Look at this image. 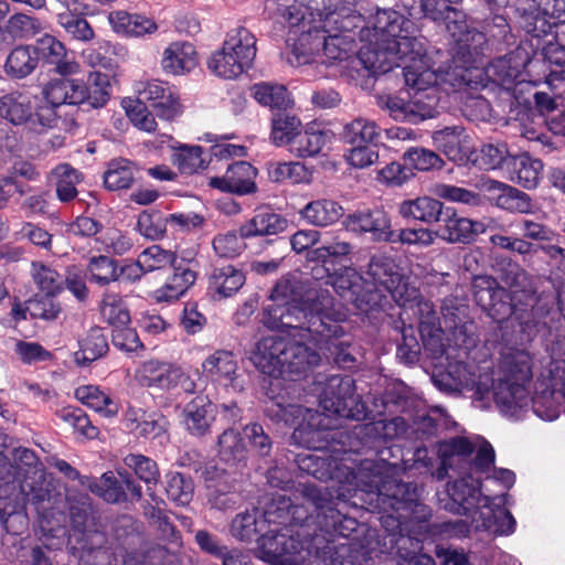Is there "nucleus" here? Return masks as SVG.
<instances>
[{"label": "nucleus", "mask_w": 565, "mask_h": 565, "mask_svg": "<svg viewBox=\"0 0 565 565\" xmlns=\"http://www.w3.org/2000/svg\"><path fill=\"white\" fill-rule=\"evenodd\" d=\"M300 494L303 500L300 513L307 515L300 524L313 519L329 536L324 546H317L324 565H374V557L383 553L379 548L377 533L340 512V494L334 498L328 489L316 484H302Z\"/></svg>", "instance_id": "f257e3e1"}, {"label": "nucleus", "mask_w": 565, "mask_h": 565, "mask_svg": "<svg viewBox=\"0 0 565 565\" xmlns=\"http://www.w3.org/2000/svg\"><path fill=\"white\" fill-rule=\"evenodd\" d=\"M354 390V381L350 376L331 375L319 397L322 412L295 404H277L269 412L278 420L295 426L291 435L295 444L322 451L328 447L329 431L334 427L333 416L356 420L364 418L365 407Z\"/></svg>", "instance_id": "f03ea898"}, {"label": "nucleus", "mask_w": 565, "mask_h": 565, "mask_svg": "<svg viewBox=\"0 0 565 565\" xmlns=\"http://www.w3.org/2000/svg\"><path fill=\"white\" fill-rule=\"evenodd\" d=\"M359 57L365 68L374 74H384L395 66H403L406 86L417 89L430 85H449L457 89L469 86L472 81L469 66L460 65L458 57L454 58L452 67H436L431 56L426 53L423 41L416 36L376 41L374 49H361Z\"/></svg>", "instance_id": "7ed1b4c3"}, {"label": "nucleus", "mask_w": 565, "mask_h": 565, "mask_svg": "<svg viewBox=\"0 0 565 565\" xmlns=\"http://www.w3.org/2000/svg\"><path fill=\"white\" fill-rule=\"evenodd\" d=\"M273 305L264 309V324L269 329L295 331L292 335L324 334L339 337L348 312L328 290H321L311 301L299 299L296 282L289 278L277 281L270 294Z\"/></svg>", "instance_id": "20e7f679"}, {"label": "nucleus", "mask_w": 565, "mask_h": 565, "mask_svg": "<svg viewBox=\"0 0 565 565\" xmlns=\"http://www.w3.org/2000/svg\"><path fill=\"white\" fill-rule=\"evenodd\" d=\"M324 19L322 30L301 31L295 39L291 50L288 53L287 61L292 66H301L312 62H320L326 65H333L345 61L353 51L352 39L343 34L351 28L349 7H338V4H324ZM290 34H298L292 30ZM294 38L289 35L288 42Z\"/></svg>", "instance_id": "39448f33"}, {"label": "nucleus", "mask_w": 565, "mask_h": 565, "mask_svg": "<svg viewBox=\"0 0 565 565\" xmlns=\"http://www.w3.org/2000/svg\"><path fill=\"white\" fill-rule=\"evenodd\" d=\"M367 275L379 291L386 290L393 300L402 307L401 318L414 316L424 337L428 324L436 320L433 303L425 300L418 289L411 286L401 274L399 267L390 258H373Z\"/></svg>", "instance_id": "423d86ee"}, {"label": "nucleus", "mask_w": 565, "mask_h": 565, "mask_svg": "<svg viewBox=\"0 0 565 565\" xmlns=\"http://www.w3.org/2000/svg\"><path fill=\"white\" fill-rule=\"evenodd\" d=\"M422 339L424 347L429 349L435 358L445 355L448 360L446 370L433 376L434 384L440 391H473L478 399H484L490 394L492 376L487 372L481 373L475 363L465 362L462 359L450 361V352L441 343V328H436L435 321L427 326Z\"/></svg>", "instance_id": "0eeeda50"}, {"label": "nucleus", "mask_w": 565, "mask_h": 565, "mask_svg": "<svg viewBox=\"0 0 565 565\" xmlns=\"http://www.w3.org/2000/svg\"><path fill=\"white\" fill-rule=\"evenodd\" d=\"M396 469V463H388L382 457L381 462L365 461L356 479L365 492L376 494V502L383 510L413 512L419 505L418 489L393 478Z\"/></svg>", "instance_id": "6e6552de"}, {"label": "nucleus", "mask_w": 565, "mask_h": 565, "mask_svg": "<svg viewBox=\"0 0 565 565\" xmlns=\"http://www.w3.org/2000/svg\"><path fill=\"white\" fill-rule=\"evenodd\" d=\"M532 377V359L529 352L516 350L507 354L502 363V374L490 388L500 411L514 414L530 402L527 384Z\"/></svg>", "instance_id": "1a4fd4ad"}, {"label": "nucleus", "mask_w": 565, "mask_h": 565, "mask_svg": "<svg viewBox=\"0 0 565 565\" xmlns=\"http://www.w3.org/2000/svg\"><path fill=\"white\" fill-rule=\"evenodd\" d=\"M256 52L255 35L242 26L233 29L209 57L207 68L220 78L236 79L253 66Z\"/></svg>", "instance_id": "9d476101"}, {"label": "nucleus", "mask_w": 565, "mask_h": 565, "mask_svg": "<svg viewBox=\"0 0 565 565\" xmlns=\"http://www.w3.org/2000/svg\"><path fill=\"white\" fill-rule=\"evenodd\" d=\"M298 504H292L289 498L279 495L274 499L266 511L257 508L237 513L230 525L231 535L242 542H250L258 534L267 531L269 523H285L289 519L295 523H301L307 515L300 513Z\"/></svg>", "instance_id": "9b49d317"}, {"label": "nucleus", "mask_w": 565, "mask_h": 565, "mask_svg": "<svg viewBox=\"0 0 565 565\" xmlns=\"http://www.w3.org/2000/svg\"><path fill=\"white\" fill-rule=\"evenodd\" d=\"M0 117L39 135L54 127L52 110L41 108L40 98L26 92H11L1 96Z\"/></svg>", "instance_id": "f8f14e48"}, {"label": "nucleus", "mask_w": 565, "mask_h": 565, "mask_svg": "<svg viewBox=\"0 0 565 565\" xmlns=\"http://www.w3.org/2000/svg\"><path fill=\"white\" fill-rule=\"evenodd\" d=\"M455 1L433 0L436 8V17L430 18L433 20L445 19L447 31L458 45L456 57L460 60V65H468L471 72L475 63L473 57L479 54L486 38L483 33L469 29L465 14L449 6V3Z\"/></svg>", "instance_id": "ddd939ff"}, {"label": "nucleus", "mask_w": 565, "mask_h": 565, "mask_svg": "<svg viewBox=\"0 0 565 565\" xmlns=\"http://www.w3.org/2000/svg\"><path fill=\"white\" fill-rule=\"evenodd\" d=\"M412 93L408 102L398 96L385 95L379 97V106L388 111L390 116L399 121L413 124L433 118L436 115L438 94L436 85L427 88L408 87Z\"/></svg>", "instance_id": "4468645a"}, {"label": "nucleus", "mask_w": 565, "mask_h": 565, "mask_svg": "<svg viewBox=\"0 0 565 565\" xmlns=\"http://www.w3.org/2000/svg\"><path fill=\"white\" fill-rule=\"evenodd\" d=\"M257 556L270 565H306L311 551L299 536L270 530L258 540Z\"/></svg>", "instance_id": "2eb2a0df"}, {"label": "nucleus", "mask_w": 565, "mask_h": 565, "mask_svg": "<svg viewBox=\"0 0 565 565\" xmlns=\"http://www.w3.org/2000/svg\"><path fill=\"white\" fill-rule=\"evenodd\" d=\"M13 461L18 470L20 491L26 502L39 509L50 500L51 492L45 483V473L35 452L29 448H14Z\"/></svg>", "instance_id": "dca6fc26"}, {"label": "nucleus", "mask_w": 565, "mask_h": 565, "mask_svg": "<svg viewBox=\"0 0 565 565\" xmlns=\"http://www.w3.org/2000/svg\"><path fill=\"white\" fill-rule=\"evenodd\" d=\"M137 382L147 388L171 391L181 386L186 393H193L195 384L178 365L159 361H145L135 373Z\"/></svg>", "instance_id": "f3484780"}, {"label": "nucleus", "mask_w": 565, "mask_h": 565, "mask_svg": "<svg viewBox=\"0 0 565 565\" xmlns=\"http://www.w3.org/2000/svg\"><path fill=\"white\" fill-rule=\"evenodd\" d=\"M473 298L478 306L497 321L513 312L509 292L490 276H476L472 280Z\"/></svg>", "instance_id": "a211bd4d"}, {"label": "nucleus", "mask_w": 565, "mask_h": 565, "mask_svg": "<svg viewBox=\"0 0 565 565\" xmlns=\"http://www.w3.org/2000/svg\"><path fill=\"white\" fill-rule=\"evenodd\" d=\"M436 235L449 243H470L475 236L483 234L488 226L484 222L461 216L452 207H444L438 220Z\"/></svg>", "instance_id": "6ab92c4d"}, {"label": "nucleus", "mask_w": 565, "mask_h": 565, "mask_svg": "<svg viewBox=\"0 0 565 565\" xmlns=\"http://www.w3.org/2000/svg\"><path fill=\"white\" fill-rule=\"evenodd\" d=\"M469 515L476 530L492 535H509L515 529L513 515L500 503L494 504L490 497L481 499V503Z\"/></svg>", "instance_id": "aec40b11"}, {"label": "nucleus", "mask_w": 565, "mask_h": 565, "mask_svg": "<svg viewBox=\"0 0 565 565\" xmlns=\"http://www.w3.org/2000/svg\"><path fill=\"white\" fill-rule=\"evenodd\" d=\"M136 92L137 100L152 107L162 118L171 119L180 113L178 97L166 82L159 79L139 82Z\"/></svg>", "instance_id": "412c9836"}, {"label": "nucleus", "mask_w": 565, "mask_h": 565, "mask_svg": "<svg viewBox=\"0 0 565 565\" xmlns=\"http://www.w3.org/2000/svg\"><path fill=\"white\" fill-rule=\"evenodd\" d=\"M289 341V339L280 335L262 338L256 344L252 356L255 366L270 376L284 375V364L287 361L286 354Z\"/></svg>", "instance_id": "4be33fe9"}, {"label": "nucleus", "mask_w": 565, "mask_h": 565, "mask_svg": "<svg viewBox=\"0 0 565 565\" xmlns=\"http://www.w3.org/2000/svg\"><path fill=\"white\" fill-rule=\"evenodd\" d=\"M119 476L120 478H116L111 472H106L98 479L86 478V481L82 480V484H86L93 493L108 503L126 501L128 492L140 499L141 488L127 475Z\"/></svg>", "instance_id": "5701e85b"}, {"label": "nucleus", "mask_w": 565, "mask_h": 565, "mask_svg": "<svg viewBox=\"0 0 565 565\" xmlns=\"http://www.w3.org/2000/svg\"><path fill=\"white\" fill-rule=\"evenodd\" d=\"M458 479L448 484L447 492L451 500L449 510L457 514L469 515L480 503L482 495L480 480L469 473H461Z\"/></svg>", "instance_id": "b1692460"}, {"label": "nucleus", "mask_w": 565, "mask_h": 565, "mask_svg": "<svg viewBox=\"0 0 565 565\" xmlns=\"http://www.w3.org/2000/svg\"><path fill=\"white\" fill-rule=\"evenodd\" d=\"M32 277L34 282L47 297L58 292L64 282L63 277L56 270L41 263L32 264ZM39 306L40 302L35 305V311L32 315L46 320L55 319L60 312L58 306H56L51 298H46L42 301L41 308H39Z\"/></svg>", "instance_id": "393cba45"}, {"label": "nucleus", "mask_w": 565, "mask_h": 565, "mask_svg": "<svg viewBox=\"0 0 565 565\" xmlns=\"http://www.w3.org/2000/svg\"><path fill=\"white\" fill-rule=\"evenodd\" d=\"M349 231L371 233L376 241L396 242L391 231V221L383 210L363 211L350 214L344 221Z\"/></svg>", "instance_id": "a878e982"}, {"label": "nucleus", "mask_w": 565, "mask_h": 565, "mask_svg": "<svg viewBox=\"0 0 565 565\" xmlns=\"http://www.w3.org/2000/svg\"><path fill=\"white\" fill-rule=\"evenodd\" d=\"M82 97L77 89V79L53 78L41 87V108H50L54 115V126L58 116L56 108L63 105H78Z\"/></svg>", "instance_id": "bb28decb"}, {"label": "nucleus", "mask_w": 565, "mask_h": 565, "mask_svg": "<svg viewBox=\"0 0 565 565\" xmlns=\"http://www.w3.org/2000/svg\"><path fill=\"white\" fill-rule=\"evenodd\" d=\"M475 451V445L466 437H455L445 443L440 448V467L436 469L433 476L437 480H443L448 476V471H457L458 475L465 473L462 462Z\"/></svg>", "instance_id": "cd10ccee"}, {"label": "nucleus", "mask_w": 565, "mask_h": 565, "mask_svg": "<svg viewBox=\"0 0 565 565\" xmlns=\"http://www.w3.org/2000/svg\"><path fill=\"white\" fill-rule=\"evenodd\" d=\"M294 340L289 341L287 350V361L284 364V375L300 376L319 363V354L310 349L303 341H313L312 339H302L300 335H292L295 331L285 330ZM295 380L294 377H291Z\"/></svg>", "instance_id": "c85d7f7f"}, {"label": "nucleus", "mask_w": 565, "mask_h": 565, "mask_svg": "<svg viewBox=\"0 0 565 565\" xmlns=\"http://www.w3.org/2000/svg\"><path fill=\"white\" fill-rule=\"evenodd\" d=\"M198 65L195 47L185 41L170 43L162 52L161 67L164 73L180 76L190 73Z\"/></svg>", "instance_id": "c756f323"}, {"label": "nucleus", "mask_w": 565, "mask_h": 565, "mask_svg": "<svg viewBox=\"0 0 565 565\" xmlns=\"http://www.w3.org/2000/svg\"><path fill=\"white\" fill-rule=\"evenodd\" d=\"M413 26L411 20L392 9L377 10L373 18L374 35L376 41L381 42L413 36L411 31Z\"/></svg>", "instance_id": "7c9ffc66"}, {"label": "nucleus", "mask_w": 565, "mask_h": 565, "mask_svg": "<svg viewBox=\"0 0 565 565\" xmlns=\"http://www.w3.org/2000/svg\"><path fill=\"white\" fill-rule=\"evenodd\" d=\"M214 418V405L205 395L195 396L183 408V424L186 430L194 436L205 435Z\"/></svg>", "instance_id": "2f4dec72"}, {"label": "nucleus", "mask_w": 565, "mask_h": 565, "mask_svg": "<svg viewBox=\"0 0 565 565\" xmlns=\"http://www.w3.org/2000/svg\"><path fill=\"white\" fill-rule=\"evenodd\" d=\"M198 273L192 267L173 266V274L157 288L152 298L156 302H173L180 299L195 282Z\"/></svg>", "instance_id": "473e14b6"}, {"label": "nucleus", "mask_w": 565, "mask_h": 565, "mask_svg": "<svg viewBox=\"0 0 565 565\" xmlns=\"http://www.w3.org/2000/svg\"><path fill=\"white\" fill-rule=\"evenodd\" d=\"M108 21L114 32L128 38H142L158 30V24L152 19L124 10L110 12Z\"/></svg>", "instance_id": "72a5a7b5"}, {"label": "nucleus", "mask_w": 565, "mask_h": 565, "mask_svg": "<svg viewBox=\"0 0 565 565\" xmlns=\"http://www.w3.org/2000/svg\"><path fill=\"white\" fill-rule=\"evenodd\" d=\"M480 192H482L489 201H494L495 204L502 209L526 212L530 207L529 198L525 193L494 179L484 181L480 186Z\"/></svg>", "instance_id": "f704fd0d"}, {"label": "nucleus", "mask_w": 565, "mask_h": 565, "mask_svg": "<svg viewBox=\"0 0 565 565\" xmlns=\"http://www.w3.org/2000/svg\"><path fill=\"white\" fill-rule=\"evenodd\" d=\"M321 4L324 6V0ZM266 9L282 17L291 28L305 24L306 15L312 14L311 10H321L319 0H266Z\"/></svg>", "instance_id": "c9c22d12"}, {"label": "nucleus", "mask_w": 565, "mask_h": 565, "mask_svg": "<svg viewBox=\"0 0 565 565\" xmlns=\"http://www.w3.org/2000/svg\"><path fill=\"white\" fill-rule=\"evenodd\" d=\"M77 89L82 95L78 105L87 104L93 108H102L110 98V77L99 71H93L88 74L86 83L77 79Z\"/></svg>", "instance_id": "e433bc0d"}, {"label": "nucleus", "mask_w": 565, "mask_h": 565, "mask_svg": "<svg viewBox=\"0 0 565 565\" xmlns=\"http://www.w3.org/2000/svg\"><path fill=\"white\" fill-rule=\"evenodd\" d=\"M172 149L171 161L182 174L202 173L210 163V158L201 146L178 143Z\"/></svg>", "instance_id": "4c0bfd02"}, {"label": "nucleus", "mask_w": 565, "mask_h": 565, "mask_svg": "<svg viewBox=\"0 0 565 565\" xmlns=\"http://www.w3.org/2000/svg\"><path fill=\"white\" fill-rule=\"evenodd\" d=\"M302 339H312L321 349L323 345L330 352L333 360L342 367H350L355 361V348L350 338L345 337L344 329L339 337H328L324 334L300 333Z\"/></svg>", "instance_id": "58836bf2"}, {"label": "nucleus", "mask_w": 565, "mask_h": 565, "mask_svg": "<svg viewBox=\"0 0 565 565\" xmlns=\"http://www.w3.org/2000/svg\"><path fill=\"white\" fill-rule=\"evenodd\" d=\"M203 372L213 381L224 385L233 384L237 372V360L233 352L217 350L202 363Z\"/></svg>", "instance_id": "ea45409f"}, {"label": "nucleus", "mask_w": 565, "mask_h": 565, "mask_svg": "<svg viewBox=\"0 0 565 565\" xmlns=\"http://www.w3.org/2000/svg\"><path fill=\"white\" fill-rule=\"evenodd\" d=\"M39 64L38 51L33 45H18L7 56L4 72L17 79L31 75Z\"/></svg>", "instance_id": "a19ab883"}, {"label": "nucleus", "mask_w": 565, "mask_h": 565, "mask_svg": "<svg viewBox=\"0 0 565 565\" xmlns=\"http://www.w3.org/2000/svg\"><path fill=\"white\" fill-rule=\"evenodd\" d=\"M79 350L74 353L76 364L86 366L108 352L107 335L98 327L89 329L78 341Z\"/></svg>", "instance_id": "79ce46f5"}, {"label": "nucleus", "mask_w": 565, "mask_h": 565, "mask_svg": "<svg viewBox=\"0 0 565 565\" xmlns=\"http://www.w3.org/2000/svg\"><path fill=\"white\" fill-rule=\"evenodd\" d=\"M444 210L441 202L430 196H419L414 200L403 201L399 205V214L405 218H413L423 223H437Z\"/></svg>", "instance_id": "37998d69"}, {"label": "nucleus", "mask_w": 565, "mask_h": 565, "mask_svg": "<svg viewBox=\"0 0 565 565\" xmlns=\"http://www.w3.org/2000/svg\"><path fill=\"white\" fill-rule=\"evenodd\" d=\"M287 224V220L281 217L279 214L269 211H262L243 224L239 228V233L244 238L276 235L284 232Z\"/></svg>", "instance_id": "c03bdc74"}, {"label": "nucleus", "mask_w": 565, "mask_h": 565, "mask_svg": "<svg viewBox=\"0 0 565 565\" xmlns=\"http://www.w3.org/2000/svg\"><path fill=\"white\" fill-rule=\"evenodd\" d=\"M75 397L87 407L99 413L106 418L115 417L118 414V404L98 386L83 385L76 388Z\"/></svg>", "instance_id": "a18cd8bd"}, {"label": "nucleus", "mask_w": 565, "mask_h": 565, "mask_svg": "<svg viewBox=\"0 0 565 565\" xmlns=\"http://www.w3.org/2000/svg\"><path fill=\"white\" fill-rule=\"evenodd\" d=\"M245 282L244 274L232 265L216 267L210 278V288L220 297H231Z\"/></svg>", "instance_id": "49530a36"}, {"label": "nucleus", "mask_w": 565, "mask_h": 565, "mask_svg": "<svg viewBox=\"0 0 565 565\" xmlns=\"http://www.w3.org/2000/svg\"><path fill=\"white\" fill-rule=\"evenodd\" d=\"M255 100L271 109H287L292 105L287 88L284 85L262 82L252 87Z\"/></svg>", "instance_id": "de8ad7c7"}, {"label": "nucleus", "mask_w": 565, "mask_h": 565, "mask_svg": "<svg viewBox=\"0 0 565 565\" xmlns=\"http://www.w3.org/2000/svg\"><path fill=\"white\" fill-rule=\"evenodd\" d=\"M301 214L305 220L316 226H328L335 223L343 214L342 207L334 201L318 200L308 203Z\"/></svg>", "instance_id": "09e8293b"}, {"label": "nucleus", "mask_w": 565, "mask_h": 565, "mask_svg": "<svg viewBox=\"0 0 565 565\" xmlns=\"http://www.w3.org/2000/svg\"><path fill=\"white\" fill-rule=\"evenodd\" d=\"M380 136L381 128L376 122L361 117L347 124L343 129V137L351 145L375 143Z\"/></svg>", "instance_id": "8fccbe9b"}, {"label": "nucleus", "mask_w": 565, "mask_h": 565, "mask_svg": "<svg viewBox=\"0 0 565 565\" xmlns=\"http://www.w3.org/2000/svg\"><path fill=\"white\" fill-rule=\"evenodd\" d=\"M218 456L230 465H236L246 459L247 448L241 434L234 429H226L218 437Z\"/></svg>", "instance_id": "3c124183"}, {"label": "nucleus", "mask_w": 565, "mask_h": 565, "mask_svg": "<svg viewBox=\"0 0 565 565\" xmlns=\"http://www.w3.org/2000/svg\"><path fill=\"white\" fill-rule=\"evenodd\" d=\"M404 167L411 171L434 172L445 166L444 160L434 151L424 148H414L403 156Z\"/></svg>", "instance_id": "603ef678"}, {"label": "nucleus", "mask_w": 565, "mask_h": 565, "mask_svg": "<svg viewBox=\"0 0 565 565\" xmlns=\"http://www.w3.org/2000/svg\"><path fill=\"white\" fill-rule=\"evenodd\" d=\"M297 463L301 471L315 477L318 480L332 479L334 460L318 454H301L297 456Z\"/></svg>", "instance_id": "864d4df0"}, {"label": "nucleus", "mask_w": 565, "mask_h": 565, "mask_svg": "<svg viewBox=\"0 0 565 565\" xmlns=\"http://www.w3.org/2000/svg\"><path fill=\"white\" fill-rule=\"evenodd\" d=\"M166 492L172 502L185 507L193 499L194 486L184 475L170 472L166 475Z\"/></svg>", "instance_id": "5fc2aeb1"}, {"label": "nucleus", "mask_w": 565, "mask_h": 565, "mask_svg": "<svg viewBox=\"0 0 565 565\" xmlns=\"http://www.w3.org/2000/svg\"><path fill=\"white\" fill-rule=\"evenodd\" d=\"M104 320L117 329L126 327L130 322L129 310L122 298L116 294H107L104 296L100 308Z\"/></svg>", "instance_id": "6e6d98bb"}, {"label": "nucleus", "mask_w": 565, "mask_h": 565, "mask_svg": "<svg viewBox=\"0 0 565 565\" xmlns=\"http://www.w3.org/2000/svg\"><path fill=\"white\" fill-rule=\"evenodd\" d=\"M138 257L141 267L147 274L173 267L177 262V254L172 250L163 249L160 245L147 247Z\"/></svg>", "instance_id": "4d7b16f0"}, {"label": "nucleus", "mask_w": 565, "mask_h": 565, "mask_svg": "<svg viewBox=\"0 0 565 565\" xmlns=\"http://www.w3.org/2000/svg\"><path fill=\"white\" fill-rule=\"evenodd\" d=\"M57 23L74 40L88 42L95 36L90 24L76 12H60L57 14Z\"/></svg>", "instance_id": "13d9d810"}, {"label": "nucleus", "mask_w": 565, "mask_h": 565, "mask_svg": "<svg viewBox=\"0 0 565 565\" xmlns=\"http://www.w3.org/2000/svg\"><path fill=\"white\" fill-rule=\"evenodd\" d=\"M300 120L290 115L276 114L273 117L271 139L278 145H285L294 140L300 134Z\"/></svg>", "instance_id": "bf43d9fd"}, {"label": "nucleus", "mask_w": 565, "mask_h": 565, "mask_svg": "<svg viewBox=\"0 0 565 565\" xmlns=\"http://www.w3.org/2000/svg\"><path fill=\"white\" fill-rule=\"evenodd\" d=\"M87 269L90 281H94L99 286L108 285L119 278V267L116 260L107 256L90 258Z\"/></svg>", "instance_id": "052dcab7"}, {"label": "nucleus", "mask_w": 565, "mask_h": 565, "mask_svg": "<svg viewBox=\"0 0 565 565\" xmlns=\"http://www.w3.org/2000/svg\"><path fill=\"white\" fill-rule=\"evenodd\" d=\"M364 430L367 435H374L384 440H391L404 436L407 433V424L403 417L397 416L391 419H381L367 424Z\"/></svg>", "instance_id": "680f3d73"}, {"label": "nucleus", "mask_w": 565, "mask_h": 565, "mask_svg": "<svg viewBox=\"0 0 565 565\" xmlns=\"http://www.w3.org/2000/svg\"><path fill=\"white\" fill-rule=\"evenodd\" d=\"M60 418L81 436L94 439L98 436V428L95 427L88 416L81 408H63Z\"/></svg>", "instance_id": "e2e57ef3"}, {"label": "nucleus", "mask_w": 565, "mask_h": 565, "mask_svg": "<svg viewBox=\"0 0 565 565\" xmlns=\"http://www.w3.org/2000/svg\"><path fill=\"white\" fill-rule=\"evenodd\" d=\"M167 218L158 211H143L137 221V231L146 238L157 241L166 233Z\"/></svg>", "instance_id": "0e129e2a"}, {"label": "nucleus", "mask_w": 565, "mask_h": 565, "mask_svg": "<svg viewBox=\"0 0 565 565\" xmlns=\"http://www.w3.org/2000/svg\"><path fill=\"white\" fill-rule=\"evenodd\" d=\"M9 32L17 39H31L43 30L41 21L25 13H15L8 19Z\"/></svg>", "instance_id": "69168bd1"}, {"label": "nucleus", "mask_w": 565, "mask_h": 565, "mask_svg": "<svg viewBox=\"0 0 565 565\" xmlns=\"http://www.w3.org/2000/svg\"><path fill=\"white\" fill-rule=\"evenodd\" d=\"M447 331L451 334L456 347L459 349V356L461 354L467 356L468 352L477 345L476 326L468 319L458 323L455 328L447 329Z\"/></svg>", "instance_id": "338daca9"}, {"label": "nucleus", "mask_w": 565, "mask_h": 565, "mask_svg": "<svg viewBox=\"0 0 565 565\" xmlns=\"http://www.w3.org/2000/svg\"><path fill=\"white\" fill-rule=\"evenodd\" d=\"M462 129L460 127H446L443 130L435 131L433 140L435 146L444 151V153L455 159L460 152Z\"/></svg>", "instance_id": "774afa93"}]
</instances>
